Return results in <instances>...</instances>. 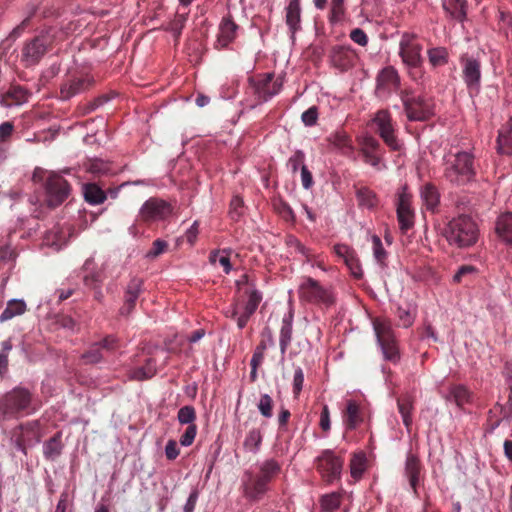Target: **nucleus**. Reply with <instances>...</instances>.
Segmentation results:
<instances>
[{
  "label": "nucleus",
  "mask_w": 512,
  "mask_h": 512,
  "mask_svg": "<svg viewBox=\"0 0 512 512\" xmlns=\"http://www.w3.org/2000/svg\"><path fill=\"white\" fill-rule=\"evenodd\" d=\"M443 177L454 186H465L475 180L474 155L469 151L449 150L442 158Z\"/></svg>",
  "instance_id": "obj_1"
},
{
  "label": "nucleus",
  "mask_w": 512,
  "mask_h": 512,
  "mask_svg": "<svg viewBox=\"0 0 512 512\" xmlns=\"http://www.w3.org/2000/svg\"><path fill=\"white\" fill-rule=\"evenodd\" d=\"M38 407L32 391L23 386H16L0 397V420L9 421L28 416Z\"/></svg>",
  "instance_id": "obj_2"
},
{
  "label": "nucleus",
  "mask_w": 512,
  "mask_h": 512,
  "mask_svg": "<svg viewBox=\"0 0 512 512\" xmlns=\"http://www.w3.org/2000/svg\"><path fill=\"white\" fill-rule=\"evenodd\" d=\"M443 235L450 245L458 248H469L476 244L479 229L470 216L459 215L447 223Z\"/></svg>",
  "instance_id": "obj_3"
},
{
  "label": "nucleus",
  "mask_w": 512,
  "mask_h": 512,
  "mask_svg": "<svg viewBox=\"0 0 512 512\" xmlns=\"http://www.w3.org/2000/svg\"><path fill=\"white\" fill-rule=\"evenodd\" d=\"M422 51L416 34L405 32L401 35L398 54L413 80L424 76Z\"/></svg>",
  "instance_id": "obj_4"
},
{
  "label": "nucleus",
  "mask_w": 512,
  "mask_h": 512,
  "mask_svg": "<svg viewBox=\"0 0 512 512\" xmlns=\"http://www.w3.org/2000/svg\"><path fill=\"white\" fill-rule=\"evenodd\" d=\"M373 328L384 359L397 363L400 360V353L391 322L387 319L377 318L373 321Z\"/></svg>",
  "instance_id": "obj_5"
},
{
  "label": "nucleus",
  "mask_w": 512,
  "mask_h": 512,
  "mask_svg": "<svg viewBox=\"0 0 512 512\" xmlns=\"http://www.w3.org/2000/svg\"><path fill=\"white\" fill-rule=\"evenodd\" d=\"M41 441L38 421H29L18 425L11 431V443L14 448L27 454V448L33 447Z\"/></svg>",
  "instance_id": "obj_6"
},
{
  "label": "nucleus",
  "mask_w": 512,
  "mask_h": 512,
  "mask_svg": "<svg viewBox=\"0 0 512 512\" xmlns=\"http://www.w3.org/2000/svg\"><path fill=\"white\" fill-rule=\"evenodd\" d=\"M404 111L409 121L424 122L429 120L433 115V107L430 101L422 96L412 93H404L401 96Z\"/></svg>",
  "instance_id": "obj_7"
},
{
  "label": "nucleus",
  "mask_w": 512,
  "mask_h": 512,
  "mask_svg": "<svg viewBox=\"0 0 512 512\" xmlns=\"http://www.w3.org/2000/svg\"><path fill=\"white\" fill-rule=\"evenodd\" d=\"M298 293L302 301L311 304L330 306L335 301L332 292L311 277H306L303 280L299 286Z\"/></svg>",
  "instance_id": "obj_8"
},
{
  "label": "nucleus",
  "mask_w": 512,
  "mask_h": 512,
  "mask_svg": "<svg viewBox=\"0 0 512 512\" xmlns=\"http://www.w3.org/2000/svg\"><path fill=\"white\" fill-rule=\"evenodd\" d=\"M52 44V37L49 32L41 33L33 39L27 41L21 51V61L25 67L37 65L44 57Z\"/></svg>",
  "instance_id": "obj_9"
},
{
  "label": "nucleus",
  "mask_w": 512,
  "mask_h": 512,
  "mask_svg": "<svg viewBox=\"0 0 512 512\" xmlns=\"http://www.w3.org/2000/svg\"><path fill=\"white\" fill-rule=\"evenodd\" d=\"M373 123L377 128V133L384 143L393 151H399L402 147L395 134V123L388 110L382 109L375 113Z\"/></svg>",
  "instance_id": "obj_10"
},
{
  "label": "nucleus",
  "mask_w": 512,
  "mask_h": 512,
  "mask_svg": "<svg viewBox=\"0 0 512 512\" xmlns=\"http://www.w3.org/2000/svg\"><path fill=\"white\" fill-rule=\"evenodd\" d=\"M462 67V79L470 93L478 94L481 88V62L478 58L462 54L459 58Z\"/></svg>",
  "instance_id": "obj_11"
},
{
  "label": "nucleus",
  "mask_w": 512,
  "mask_h": 512,
  "mask_svg": "<svg viewBox=\"0 0 512 512\" xmlns=\"http://www.w3.org/2000/svg\"><path fill=\"white\" fill-rule=\"evenodd\" d=\"M172 213V204L157 197L146 200L139 210V216L145 222L163 221L170 217Z\"/></svg>",
  "instance_id": "obj_12"
},
{
  "label": "nucleus",
  "mask_w": 512,
  "mask_h": 512,
  "mask_svg": "<svg viewBox=\"0 0 512 512\" xmlns=\"http://www.w3.org/2000/svg\"><path fill=\"white\" fill-rule=\"evenodd\" d=\"M412 195L408 191L407 185L401 186L396 194V213L399 227L402 232H406L414 225V210L411 206Z\"/></svg>",
  "instance_id": "obj_13"
},
{
  "label": "nucleus",
  "mask_w": 512,
  "mask_h": 512,
  "mask_svg": "<svg viewBox=\"0 0 512 512\" xmlns=\"http://www.w3.org/2000/svg\"><path fill=\"white\" fill-rule=\"evenodd\" d=\"M47 202L50 207H57L69 196L71 188L69 183L60 175L49 176L46 182Z\"/></svg>",
  "instance_id": "obj_14"
},
{
  "label": "nucleus",
  "mask_w": 512,
  "mask_h": 512,
  "mask_svg": "<svg viewBox=\"0 0 512 512\" xmlns=\"http://www.w3.org/2000/svg\"><path fill=\"white\" fill-rule=\"evenodd\" d=\"M359 143L365 162L380 170L384 151L379 140L372 135L366 134L361 137Z\"/></svg>",
  "instance_id": "obj_15"
},
{
  "label": "nucleus",
  "mask_w": 512,
  "mask_h": 512,
  "mask_svg": "<svg viewBox=\"0 0 512 512\" xmlns=\"http://www.w3.org/2000/svg\"><path fill=\"white\" fill-rule=\"evenodd\" d=\"M400 77L393 66L384 67L376 77V93L380 97H387L398 90Z\"/></svg>",
  "instance_id": "obj_16"
},
{
  "label": "nucleus",
  "mask_w": 512,
  "mask_h": 512,
  "mask_svg": "<svg viewBox=\"0 0 512 512\" xmlns=\"http://www.w3.org/2000/svg\"><path fill=\"white\" fill-rule=\"evenodd\" d=\"M93 78L88 75L72 76L63 81L60 86V99L70 100L74 96L87 91L93 85Z\"/></svg>",
  "instance_id": "obj_17"
},
{
  "label": "nucleus",
  "mask_w": 512,
  "mask_h": 512,
  "mask_svg": "<svg viewBox=\"0 0 512 512\" xmlns=\"http://www.w3.org/2000/svg\"><path fill=\"white\" fill-rule=\"evenodd\" d=\"M317 469L324 477L340 478L343 469V459L335 455L332 450H324L317 458Z\"/></svg>",
  "instance_id": "obj_18"
},
{
  "label": "nucleus",
  "mask_w": 512,
  "mask_h": 512,
  "mask_svg": "<svg viewBox=\"0 0 512 512\" xmlns=\"http://www.w3.org/2000/svg\"><path fill=\"white\" fill-rule=\"evenodd\" d=\"M355 55L350 45H335L329 53L331 65L341 72L349 70L354 65Z\"/></svg>",
  "instance_id": "obj_19"
},
{
  "label": "nucleus",
  "mask_w": 512,
  "mask_h": 512,
  "mask_svg": "<svg viewBox=\"0 0 512 512\" xmlns=\"http://www.w3.org/2000/svg\"><path fill=\"white\" fill-rule=\"evenodd\" d=\"M325 141L328 142L329 148L338 152L345 157H352L354 154V146L351 137L342 129L331 132Z\"/></svg>",
  "instance_id": "obj_20"
},
{
  "label": "nucleus",
  "mask_w": 512,
  "mask_h": 512,
  "mask_svg": "<svg viewBox=\"0 0 512 512\" xmlns=\"http://www.w3.org/2000/svg\"><path fill=\"white\" fill-rule=\"evenodd\" d=\"M143 286L144 282L141 278L134 277L129 281L125 289L124 304L120 309L121 315L127 316L134 310L136 302L143 292Z\"/></svg>",
  "instance_id": "obj_21"
},
{
  "label": "nucleus",
  "mask_w": 512,
  "mask_h": 512,
  "mask_svg": "<svg viewBox=\"0 0 512 512\" xmlns=\"http://www.w3.org/2000/svg\"><path fill=\"white\" fill-rule=\"evenodd\" d=\"M272 74H266L263 79L255 84V93L262 102H267L277 95L282 88V82L278 80L272 82Z\"/></svg>",
  "instance_id": "obj_22"
},
{
  "label": "nucleus",
  "mask_w": 512,
  "mask_h": 512,
  "mask_svg": "<svg viewBox=\"0 0 512 512\" xmlns=\"http://www.w3.org/2000/svg\"><path fill=\"white\" fill-rule=\"evenodd\" d=\"M293 321L294 308L292 304H289L287 312L282 317L279 335V346L282 355H285L292 340Z\"/></svg>",
  "instance_id": "obj_23"
},
{
  "label": "nucleus",
  "mask_w": 512,
  "mask_h": 512,
  "mask_svg": "<svg viewBox=\"0 0 512 512\" xmlns=\"http://www.w3.org/2000/svg\"><path fill=\"white\" fill-rule=\"evenodd\" d=\"M29 93L19 85L10 86L5 92L0 94V105L3 107L19 106L28 101Z\"/></svg>",
  "instance_id": "obj_24"
},
{
  "label": "nucleus",
  "mask_w": 512,
  "mask_h": 512,
  "mask_svg": "<svg viewBox=\"0 0 512 512\" xmlns=\"http://www.w3.org/2000/svg\"><path fill=\"white\" fill-rule=\"evenodd\" d=\"M237 29L238 26L230 18H223L219 26L215 48H227L228 45L235 40Z\"/></svg>",
  "instance_id": "obj_25"
},
{
  "label": "nucleus",
  "mask_w": 512,
  "mask_h": 512,
  "mask_svg": "<svg viewBox=\"0 0 512 512\" xmlns=\"http://www.w3.org/2000/svg\"><path fill=\"white\" fill-rule=\"evenodd\" d=\"M285 11V21L291 33V38L294 39L296 32L301 29L300 0H290Z\"/></svg>",
  "instance_id": "obj_26"
},
{
  "label": "nucleus",
  "mask_w": 512,
  "mask_h": 512,
  "mask_svg": "<svg viewBox=\"0 0 512 512\" xmlns=\"http://www.w3.org/2000/svg\"><path fill=\"white\" fill-rule=\"evenodd\" d=\"M495 231L502 242L512 247V212H505L497 217Z\"/></svg>",
  "instance_id": "obj_27"
},
{
  "label": "nucleus",
  "mask_w": 512,
  "mask_h": 512,
  "mask_svg": "<svg viewBox=\"0 0 512 512\" xmlns=\"http://www.w3.org/2000/svg\"><path fill=\"white\" fill-rule=\"evenodd\" d=\"M362 421L363 417L359 404L353 399L347 400L346 409L343 412V424L346 430L356 429Z\"/></svg>",
  "instance_id": "obj_28"
},
{
  "label": "nucleus",
  "mask_w": 512,
  "mask_h": 512,
  "mask_svg": "<svg viewBox=\"0 0 512 512\" xmlns=\"http://www.w3.org/2000/svg\"><path fill=\"white\" fill-rule=\"evenodd\" d=\"M420 197L423 205L432 213L436 212L440 203V193L432 183H425L420 188Z\"/></svg>",
  "instance_id": "obj_29"
},
{
  "label": "nucleus",
  "mask_w": 512,
  "mask_h": 512,
  "mask_svg": "<svg viewBox=\"0 0 512 512\" xmlns=\"http://www.w3.org/2000/svg\"><path fill=\"white\" fill-rule=\"evenodd\" d=\"M63 448L62 432H57L43 443V456L48 461H55L62 454Z\"/></svg>",
  "instance_id": "obj_30"
},
{
  "label": "nucleus",
  "mask_w": 512,
  "mask_h": 512,
  "mask_svg": "<svg viewBox=\"0 0 512 512\" xmlns=\"http://www.w3.org/2000/svg\"><path fill=\"white\" fill-rule=\"evenodd\" d=\"M84 200L90 205L104 203L108 194L97 183H85L82 186Z\"/></svg>",
  "instance_id": "obj_31"
},
{
  "label": "nucleus",
  "mask_w": 512,
  "mask_h": 512,
  "mask_svg": "<svg viewBox=\"0 0 512 512\" xmlns=\"http://www.w3.org/2000/svg\"><path fill=\"white\" fill-rule=\"evenodd\" d=\"M350 474L356 480L369 468V460L364 451L355 452L350 460Z\"/></svg>",
  "instance_id": "obj_32"
},
{
  "label": "nucleus",
  "mask_w": 512,
  "mask_h": 512,
  "mask_svg": "<svg viewBox=\"0 0 512 512\" xmlns=\"http://www.w3.org/2000/svg\"><path fill=\"white\" fill-rule=\"evenodd\" d=\"M356 199L361 209L373 210L378 206L379 199L376 193L368 187H360L356 190Z\"/></svg>",
  "instance_id": "obj_33"
},
{
  "label": "nucleus",
  "mask_w": 512,
  "mask_h": 512,
  "mask_svg": "<svg viewBox=\"0 0 512 512\" xmlns=\"http://www.w3.org/2000/svg\"><path fill=\"white\" fill-rule=\"evenodd\" d=\"M471 397L472 394L466 386L457 384L449 388L446 399L448 401L454 402L458 407L461 408L471 401Z\"/></svg>",
  "instance_id": "obj_34"
},
{
  "label": "nucleus",
  "mask_w": 512,
  "mask_h": 512,
  "mask_svg": "<svg viewBox=\"0 0 512 512\" xmlns=\"http://www.w3.org/2000/svg\"><path fill=\"white\" fill-rule=\"evenodd\" d=\"M157 372L156 363L148 358L143 366L133 368L129 371V378L136 381L151 379Z\"/></svg>",
  "instance_id": "obj_35"
},
{
  "label": "nucleus",
  "mask_w": 512,
  "mask_h": 512,
  "mask_svg": "<svg viewBox=\"0 0 512 512\" xmlns=\"http://www.w3.org/2000/svg\"><path fill=\"white\" fill-rule=\"evenodd\" d=\"M242 491L248 500H260L268 491L267 482H243Z\"/></svg>",
  "instance_id": "obj_36"
},
{
  "label": "nucleus",
  "mask_w": 512,
  "mask_h": 512,
  "mask_svg": "<svg viewBox=\"0 0 512 512\" xmlns=\"http://www.w3.org/2000/svg\"><path fill=\"white\" fill-rule=\"evenodd\" d=\"M25 311L26 303L23 299H11L8 301L6 308L0 314V323L22 315L25 313Z\"/></svg>",
  "instance_id": "obj_37"
},
{
  "label": "nucleus",
  "mask_w": 512,
  "mask_h": 512,
  "mask_svg": "<svg viewBox=\"0 0 512 512\" xmlns=\"http://www.w3.org/2000/svg\"><path fill=\"white\" fill-rule=\"evenodd\" d=\"M244 293L248 299L243 305V312L252 316L262 301V292L256 288L255 284H251V288L245 289Z\"/></svg>",
  "instance_id": "obj_38"
},
{
  "label": "nucleus",
  "mask_w": 512,
  "mask_h": 512,
  "mask_svg": "<svg viewBox=\"0 0 512 512\" xmlns=\"http://www.w3.org/2000/svg\"><path fill=\"white\" fill-rule=\"evenodd\" d=\"M442 7L453 19L463 21L466 18V0H444Z\"/></svg>",
  "instance_id": "obj_39"
},
{
  "label": "nucleus",
  "mask_w": 512,
  "mask_h": 512,
  "mask_svg": "<svg viewBox=\"0 0 512 512\" xmlns=\"http://www.w3.org/2000/svg\"><path fill=\"white\" fill-rule=\"evenodd\" d=\"M371 242L373 258L375 262L380 266L381 269H386L388 267V252L384 248L381 238L378 235H372Z\"/></svg>",
  "instance_id": "obj_40"
},
{
  "label": "nucleus",
  "mask_w": 512,
  "mask_h": 512,
  "mask_svg": "<svg viewBox=\"0 0 512 512\" xmlns=\"http://www.w3.org/2000/svg\"><path fill=\"white\" fill-rule=\"evenodd\" d=\"M427 56L433 68L444 66L449 62V52L446 47L437 46L429 48Z\"/></svg>",
  "instance_id": "obj_41"
},
{
  "label": "nucleus",
  "mask_w": 512,
  "mask_h": 512,
  "mask_svg": "<svg viewBox=\"0 0 512 512\" xmlns=\"http://www.w3.org/2000/svg\"><path fill=\"white\" fill-rule=\"evenodd\" d=\"M263 440V435L260 429H251L243 442V448L246 452L256 454L259 452Z\"/></svg>",
  "instance_id": "obj_42"
},
{
  "label": "nucleus",
  "mask_w": 512,
  "mask_h": 512,
  "mask_svg": "<svg viewBox=\"0 0 512 512\" xmlns=\"http://www.w3.org/2000/svg\"><path fill=\"white\" fill-rule=\"evenodd\" d=\"M262 336L266 337V340H262L255 348L252 358V361H256L259 363L263 362L264 359V353L268 346L274 345V338L272 331L269 327H265L262 331Z\"/></svg>",
  "instance_id": "obj_43"
},
{
  "label": "nucleus",
  "mask_w": 512,
  "mask_h": 512,
  "mask_svg": "<svg viewBox=\"0 0 512 512\" xmlns=\"http://www.w3.org/2000/svg\"><path fill=\"white\" fill-rule=\"evenodd\" d=\"M398 411L402 417L403 424L409 430L412 424L413 401L410 396L397 400Z\"/></svg>",
  "instance_id": "obj_44"
},
{
  "label": "nucleus",
  "mask_w": 512,
  "mask_h": 512,
  "mask_svg": "<svg viewBox=\"0 0 512 512\" xmlns=\"http://www.w3.org/2000/svg\"><path fill=\"white\" fill-rule=\"evenodd\" d=\"M420 471L421 462L418 456L409 451L405 461V474L408 480H419Z\"/></svg>",
  "instance_id": "obj_45"
},
{
  "label": "nucleus",
  "mask_w": 512,
  "mask_h": 512,
  "mask_svg": "<svg viewBox=\"0 0 512 512\" xmlns=\"http://www.w3.org/2000/svg\"><path fill=\"white\" fill-rule=\"evenodd\" d=\"M342 494L339 492H332L325 494L320 499L321 512H334L341 504Z\"/></svg>",
  "instance_id": "obj_46"
},
{
  "label": "nucleus",
  "mask_w": 512,
  "mask_h": 512,
  "mask_svg": "<svg viewBox=\"0 0 512 512\" xmlns=\"http://www.w3.org/2000/svg\"><path fill=\"white\" fill-rule=\"evenodd\" d=\"M188 18V12H181L180 9L176 12L173 20L168 24L167 30L173 34V36L178 39L181 35V32L186 24Z\"/></svg>",
  "instance_id": "obj_47"
},
{
  "label": "nucleus",
  "mask_w": 512,
  "mask_h": 512,
  "mask_svg": "<svg viewBox=\"0 0 512 512\" xmlns=\"http://www.w3.org/2000/svg\"><path fill=\"white\" fill-rule=\"evenodd\" d=\"M86 364H98L103 361L104 354L99 344L93 343L81 356Z\"/></svg>",
  "instance_id": "obj_48"
},
{
  "label": "nucleus",
  "mask_w": 512,
  "mask_h": 512,
  "mask_svg": "<svg viewBox=\"0 0 512 512\" xmlns=\"http://www.w3.org/2000/svg\"><path fill=\"white\" fill-rule=\"evenodd\" d=\"M478 268L473 265H462L453 276L454 283H461L463 280H471L478 274Z\"/></svg>",
  "instance_id": "obj_49"
},
{
  "label": "nucleus",
  "mask_w": 512,
  "mask_h": 512,
  "mask_svg": "<svg viewBox=\"0 0 512 512\" xmlns=\"http://www.w3.org/2000/svg\"><path fill=\"white\" fill-rule=\"evenodd\" d=\"M345 10L344 0H331L328 17L329 22L335 24L341 21L344 17Z\"/></svg>",
  "instance_id": "obj_50"
},
{
  "label": "nucleus",
  "mask_w": 512,
  "mask_h": 512,
  "mask_svg": "<svg viewBox=\"0 0 512 512\" xmlns=\"http://www.w3.org/2000/svg\"><path fill=\"white\" fill-rule=\"evenodd\" d=\"M177 420L180 424H185L188 426L196 425L194 423L196 420L195 408L191 405L181 407L177 413Z\"/></svg>",
  "instance_id": "obj_51"
},
{
  "label": "nucleus",
  "mask_w": 512,
  "mask_h": 512,
  "mask_svg": "<svg viewBox=\"0 0 512 512\" xmlns=\"http://www.w3.org/2000/svg\"><path fill=\"white\" fill-rule=\"evenodd\" d=\"M274 209L285 221L295 222V213L286 201L282 199L275 201Z\"/></svg>",
  "instance_id": "obj_52"
},
{
  "label": "nucleus",
  "mask_w": 512,
  "mask_h": 512,
  "mask_svg": "<svg viewBox=\"0 0 512 512\" xmlns=\"http://www.w3.org/2000/svg\"><path fill=\"white\" fill-rule=\"evenodd\" d=\"M260 471L265 478L277 477L280 474L281 466L276 460L268 459L261 464Z\"/></svg>",
  "instance_id": "obj_53"
},
{
  "label": "nucleus",
  "mask_w": 512,
  "mask_h": 512,
  "mask_svg": "<svg viewBox=\"0 0 512 512\" xmlns=\"http://www.w3.org/2000/svg\"><path fill=\"white\" fill-rule=\"evenodd\" d=\"M497 149L501 154L512 153V133L511 132H499L497 138Z\"/></svg>",
  "instance_id": "obj_54"
},
{
  "label": "nucleus",
  "mask_w": 512,
  "mask_h": 512,
  "mask_svg": "<svg viewBox=\"0 0 512 512\" xmlns=\"http://www.w3.org/2000/svg\"><path fill=\"white\" fill-rule=\"evenodd\" d=\"M257 408L260 414L265 418H271L273 415V399L267 393L261 394L259 402L257 404Z\"/></svg>",
  "instance_id": "obj_55"
},
{
  "label": "nucleus",
  "mask_w": 512,
  "mask_h": 512,
  "mask_svg": "<svg viewBox=\"0 0 512 512\" xmlns=\"http://www.w3.org/2000/svg\"><path fill=\"white\" fill-rule=\"evenodd\" d=\"M12 342L11 339H7L1 343L0 350V375H3L7 372L8 369V356L10 351L12 350Z\"/></svg>",
  "instance_id": "obj_56"
},
{
  "label": "nucleus",
  "mask_w": 512,
  "mask_h": 512,
  "mask_svg": "<svg viewBox=\"0 0 512 512\" xmlns=\"http://www.w3.org/2000/svg\"><path fill=\"white\" fill-rule=\"evenodd\" d=\"M344 263L355 278L360 279L363 276L362 267L355 251L350 254V257L347 258Z\"/></svg>",
  "instance_id": "obj_57"
},
{
  "label": "nucleus",
  "mask_w": 512,
  "mask_h": 512,
  "mask_svg": "<svg viewBox=\"0 0 512 512\" xmlns=\"http://www.w3.org/2000/svg\"><path fill=\"white\" fill-rule=\"evenodd\" d=\"M244 202L239 196H234L230 201L229 216L232 220L238 221L243 215Z\"/></svg>",
  "instance_id": "obj_58"
},
{
  "label": "nucleus",
  "mask_w": 512,
  "mask_h": 512,
  "mask_svg": "<svg viewBox=\"0 0 512 512\" xmlns=\"http://www.w3.org/2000/svg\"><path fill=\"white\" fill-rule=\"evenodd\" d=\"M87 170L94 175H105L110 171V165L101 159L90 161Z\"/></svg>",
  "instance_id": "obj_59"
},
{
  "label": "nucleus",
  "mask_w": 512,
  "mask_h": 512,
  "mask_svg": "<svg viewBox=\"0 0 512 512\" xmlns=\"http://www.w3.org/2000/svg\"><path fill=\"white\" fill-rule=\"evenodd\" d=\"M101 346L102 352L112 353L119 348V339L115 335H107L102 340L96 342Z\"/></svg>",
  "instance_id": "obj_60"
},
{
  "label": "nucleus",
  "mask_w": 512,
  "mask_h": 512,
  "mask_svg": "<svg viewBox=\"0 0 512 512\" xmlns=\"http://www.w3.org/2000/svg\"><path fill=\"white\" fill-rule=\"evenodd\" d=\"M319 117L318 107L311 106L301 115V121L306 127H313L317 124Z\"/></svg>",
  "instance_id": "obj_61"
},
{
  "label": "nucleus",
  "mask_w": 512,
  "mask_h": 512,
  "mask_svg": "<svg viewBox=\"0 0 512 512\" xmlns=\"http://www.w3.org/2000/svg\"><path fill=\"white\" fill-rule=\"evenodd\" d=\"M196 434H197V426L196 425L187 426L185 431L180 436V439H179L180 444L184 447L190 446L194 442Z\"/></svg>",
  "instance_id": "obj_62"
},
{
  "label": "nucleus",
  "mask_w": 512,
  "mask_h": 512,
  "mask_svg": "<svg viewBox=\"0 0 512 512\" xmlns=\"http://www.w3.org/2000/svg\"><path fill=\"white\" fill-rule=\"evenodd\" d=\"M305 161V153L302 150H297L294 154L288 159V166L291 168L292 172L295 173L298 169L302 168V165Z\"/></svg>",
  "instance_id": "obj_63"
},
{
  "label": "nucleus",
  "mask_w": 512,
  "mask_h": 512,
  "mask_svg": "<svg viewBox=\"0 0 512 512\" xmlns=\"http://www.w3.org/2000/svg\"><path fill=\"white\" fill-rule=\"evenodd\" d=\"M396 315L402 323L404 328L410 327L414 322V316L411 314L409 309L401 306L397 307Z\"/></svg>",
  "instance_id": "obj_64"
}]
</instances>
